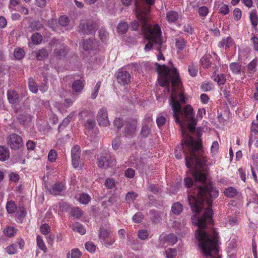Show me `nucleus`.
<instances>
[{
	"mask_svg": "<svg viewBox=\"0 0 258 258\" xmlns=\"http://www.w3.org/2000/svg\"><path fill=\"white\" fill-rule=\"evenodd\" d=\"M158 82L160 86H166L169 91V84L171 82L173 88L169 99V104L173 110V115L175 122L180 125L186 124L190 132L195 131L197 121L194 117L193 108L189 105L181 109V103H185V99L181 89V81L176 69L170 70L166 66L157 65Z\"/></svg>",
	"mask_w": 258,
	"mask_h": 258,
	"instance_id": "nucleus-1",
	"label": "nucleus"
},
{
	"mask_svg": "<svg viewBox=\"0 0 258 258\" xmlns=\"http://www.w3.org/2000/svg\"><path fill=\"white\" fill-rule=\"evenodd\" d=\"M155 0H135V12L137 19L142 24V30L149 42L145 45V50L149 51L152 48L159 50L163 43L160 26L156 24L152 27L148 23L150 6L154 5Z\"/></svg>",
	"mask_w": 258,
	"mask_h": 258,
	"instance_id": "nucleus-2",
	"label": "nucleus"
},
{
	"mask_svg": "<svg viewBox=\"0 0 258 258\" xmlns=\"http://www.w3.org/2000/svg\"><path fill=\"white\" fill-rule=\"evenodd\" d=\"M97 29V23L92 20H87L81 22L79 25V30L84 34L94 33Z\"/></svg>",
	"mask_w": 258,
	"mask_h": 258,
	"instance_id": "nucleus-3",
	"label": "nucleus"
},
{
	"mask_svg": "<svg viewBox=\"0 0 258 258\" xmlns=\"http://www.w3.org/2000/svg\"><path fill=\"white\" fill-rule=\"evenodd\" d=\"M7 141L8 145L14 150L20 149L23 145L22 138L16 134H13L8 136Z\"/></svg>",
	"mask_w": 258,
	"mask_h": 258,
	"instance_id": "nucleus-4",
	"label": "nucleus"
},
{
	"mask_svg": "<svg viewBox=\"0 0 258 258\" xmlns=\"http://www.w3.org/2000/svg\"><path fill=\"white\" fill-rule=\"evenodd\" d=\"M115 164V161L109 154H105L97 158V165L99 168L107 169Z\"/></svg>",
	"mask_w": 258,
	"mask_h": 258,
	"instance_id": "nucleus-5",
	"label": "nucleus"
},
{
	"mask_svg": "<svg viewBox=\"0 0 258 258\" xmlns=\"http://www.w3.org/2000/svg\"><path fill=\"white\" fill-rule=\"evenodd\" d=\"M97 120L100 126H108L110 125L106 108L102 107L99 109L97 115Z\"/></svg>",
	"mask_w": 258,
	"mask_h": 258,
	"instance_id": "nucleus-6",
	"label": "nucleus"
},
{
	"mask_svg": "<svg viewBox=\"0 0 258 258\" xmlns=\"http://www.w3.org/2000/svg\"><path fill=\"white\" fill-rule=\"evenodd\" d=\"M116 78L119 84L121 85H125L130 83L132 77L128 72L123 70V69H120L117 72Z\"/></svg>",
	"mask_w": 258,
	"mask_h": 258,
	"instance_id": "nucleus-7",
	"label": "nucleus"
},
{
	"mask_svg": "<svg viewBox=\"0 0 258 258\" xmlns=\"http://www.w3.org/2000/svg\"><path fill=\"white\" fill-rule=\"evenodd\" d=\"M14 109L16 117L19 121L25 122L30 120L31 115L26 110H24V107H21L20 108H18L15 107Z\"/></svg>",
	"mask_w": 258,
	"mask_h": 258,
	"instance_id": "nucleus-8",
	"label": "nucleus"
},
{
	"mask_svg": "<svg viewBox=\"0 0 258 258\" xmlns=\"http://www.w3.org/2000/svg\"><path fill=\"white\" fill-rule=\"evenodd\" d=\"M137 121L136 120H128L126 122L124 134L127 136H133L137 130Z\"/></svg>",
	"mask_w": 258,
	"mask_h": 258,
	"instance_id": "nucleus-9",
	"label": "nucleus"
},
{
	"mask_svg": "<svg viewBox=\"0 0 258 258\" xmlns=\"http://www.w3.org/2000/svg\"><path fill=\"white\" fill-rule=\"evenodd\" d=\"M65 189V185L62 182H57L52 185L49 191L51 194L54 196L59 195L60 193Z\"/></svg>",
	"mask_w": 258,
	"mask_h": 258,
	"instance_id": "nucleus-10",
	"label": "nucleus"
},
{
	"mask_svg": "<svg viewBox=\"0 0 258 258\" xmlns=\"http://www.w3.org/2000/svg\"><path fill=\"white\" fill-rule=\"evenodd\" d=\"M177 238L174 234H169L160 238V242L162 244L161 246H163L165 243L173 245L176 243Z\"/></svg>",
	"mask_w": 258,
	"mask_h": 258,
	"instance_id": "nucleus-11",
	"label": "nucleus"
},
{
	"mask_svg": "<svg viewBox=\"0 0 258 258\" xmlns=\"http://www.w3.org/2000/svg\"><path fill=\"white\" fill-rule=\"evenodd\" d=\"M242 68V65L237 62H232L230 64V70L235 75L240 74L241 72H244Z\"/></svg>",
	"mask_w": 258,
	"mask_h": 258,
	"instance_id": "nucleus-12",
	"label": "nucleus"
},
{
	"mask_svg": "<svg viewBox=\"0 0 258 258\" xmlns=\"http://www.w3.org/2000/svg\"><path fill=\"white\" fill-rule=\"evenodd\" d=\"M179 19V15L176 11H170L166 13V19L170 23L176 22Z\"/></svg>",
	"mask_w": 258,
	"mask_h": 258,
	"instance_id": "nucleus-13",
	"label": "nucleus"
},
{
	"mask_svg": "<svg viewBox=\"0 0 258 258\" xmlns=\"http://www.w3.org/2000/svg\"><path fill=\"white\" fill-rule=\"evenodd\" d=\"M7 95L9 101L11 104H15L18 101L19 96L16 91L9 90L8 91Z\"/></svg>",
	"mask_w": 258,
	"mask_h": 258,
	"instance_id": "nucleus-14",
	"label": "nucleus"
},
{
	"mask_svg": "<svg viewBox=\"0 0 258 258\" xmlns=\"http://www.w3.org/2000/svg\"><path fill=\"white\" fill-rule=\"evenodd\" d=\"M10 154V151L8 148L4 146H0V160H6L9 158Z\"/></svg>",
	"mask_w": 258,
	"mask_h": 258,
	"instance_id": "nucleus-15",
	"label": "nucleus"
},
{
	"mask_svg": "<svg viewBox=\"0 0 258 258\" xmlns=\"http://www.w3.org/2000/svg\"><path fill=\"white\" fill-rule=\"evenodd\" d=\"M84 84L81 80H76L72 84V89L76 93L81 92L84 88Z\"/></svg>",
	"mask_w": 258,
	"mask_h": 258,
	"instance_id": "nucleus-16",
	"label": "nucleus"
},
{
	"mask_svg": "<svg viewBox=\"0 0 258 258\" xmlns=\"http://www.w3.org/2000/svg\"><path fill=\"white\" fill-rule=\"evenodd\" d=\"M233 44L232 39L230 37H228L226 38L223 39L219 42L218 45L220 47L225 46V48H228Z\"/></svg>",
	"mask_w": 258,
	"mask_h": 258,
	"instance_id": "nucleus-17",
	"label": "nucleus"
},
{
	"mask_svg": "<svg viewBox=\"0 0 258 258\" xmlns=\"http://www.w3.org/2000/svg\"><path fill=\"white\" fill-rule=\"evenodd\" d=\"M211 55L206 54L201 59V64L204 68H208L211 66Z\"/></svg>",
	"mask_w": 258,
	"mask_h": 258,
	"instance_id": "nucleus-18",
	"label": "nucleus"
},
{
	"mask_svg": "<svg viewBox=\"0 0 258 258\" xmlns=\"http://www.w3.org/2000/svg\"><path fill=\"white\" fill-rule=\"evenodd\" d=\"M256 62L253 59L247 65V73L249 77H252L254 73L256 71Z\"/></svg>",
	"mask_w": 258,
	"mask_h": 258,
	"instance_id": "nucleus-19",
	"label": "nucleus"
},
{
	"mask_svg": "<svg viewBox=\"0 0 258 258\" xmlns=\"http://www.w3.org/2000/svg\"><path fill=\"white\" fill-rule=\"evenodd\" d=\"M183 210V207L179 202H176L172 205L171 211L175 215H179Z\"/></svg>",
	"mask_w": 258,
	"mask_h": 258,
	"instance_id": "nucleus-20",
	"label": "nucleus"
},
{
	"mask_svg": "<svg viewBox=\"0 0 258 258\" xmlns=\"http://www.w3.org/2000/svg\"><path fill=\"white\" fill-rule=\"evenodd\" d=\"M77 200L82 204L86 205L91 200L90 196L86 194H81L77 196Z\"/></svg>",
	"mask_w": 258,
	"mask_h": 258,
	"instance_id": "nucleus-21",
	"label": "nucleus"
},
{
	"mask_svg": "<svg viewBox=\"0 0 258 258\" xmlns=\"http://www.w3.org/2000/svg\"><path fill=\"white\" fill-rule=\"evenodd\" d=\"M72 229L74 231L77 232L82 235L86 233V229L85 227L81 224L78 222H76L73 224Z\"/></svg>",
	"mask_w": 258,
	"mask_h": 258,
	"instance_id": "nucleus-22",
	"label": "nucleus"
},
{
	"mask_svg": "<svg viewBox=\"0 0 258 258\" xmlns=\"http://www.w3.org/2000/svg\"><path fill=\"white\" fill-rule=\"evenodd\" d=\"M6 209L9 214H13L16 211L17 207L14 201H10L7 202Z\"/></svg>",
	"mask_w": 258,
	"mask_h": 258,
	"instance_id": "nucleus-23",
	"label": "nucleus"
},
{
	"mask_svg": "<svg viewBox=\"0 0 258 258\" xmlns=\"http://www.w3.org/2000/svg\"><path fill=\"white\" fill-rule=\"evenodd\" d=\"M249 18L252 25L254 27H256L258 23V17L257 16V12L255 10L251 11Z\"/></svg>",
	"mask_w": 258,
	"mask_h": 258,
	"instance_id": "nucleus-24",
	"label": "nucleus"
},
{
	"mask_svg": "<svg viewBox=\"0 0 258 258\" xmlns=\"http://www.w3.org/2000/svg\"><path fill=\"white\" fill-rule=\"evenodd\" d=\"M128 28V26L127 23L126 22H121L118 24L117 27V31L118 33L120 34H124L125 33Z\"/></svg>",
	"mask_w": 258,
	"mask_h": 258,
	"instance_id": "nucleus-25",
	"label": "nucleus"
},
{
	"mask_svg": "<svg viewBox=\"0 0 258 258\" xmlns=\"http://www.w3.org/2000/svg\"><path fill=\"white\" fill-rule=\"evenodd\" d=\"M224 194L227 197L231 198L236 196L238 194V192L235 188L229 187L226 188L224 191Z\"/></svg>",
	"mask_w": 258,
	"mask_h": 258,
	"instance_id": "nucleus-26",
	"label": "nucleus"
},
{
	"mask_svg": "<svg viewBox=\"0 0 258 258\" xmlns=\"http://www.w3.org/2000/svg\"><path fill=\"white\" fill-rule=\"evenodd\" d=\"M213 77V80L217 82L219 85H223L226 82L225 76L223 74H218L216 76H214Z\"/></svg>",
	"mask_w": 258,
	"mask_h": 258,
	"instance_id": "nucleus-27",
	"label": "nucleus"
},
{
	"mask_svg": "<svg viewBox=\"0 0 258 258\" xmlns=\"http://www.w3.org/2000/svg\"><path fill=\"white\" fill-rule=\"evenodd\" d=\"M111 236L110 232L108 230L104 228H101L100 230L99 237L102 239L103 241L108 239Z\"/></svg>",
	"mask_w": 258,
	"mask_h": 258,
	"instance_id": "nucleus-28",
	"label": "nucleus"
},
{
	"mask_svg": "<svg viewBox=\"0 0 258 258\" xmlns=\"http://www.w3.org/2000/svg\"><path fill=\"white\" fill-rule=\"evenodd\" d=\"M186 44V41L182 38L179 37L176 39L175 45L179 50L183 49Z\"/></svg>",
	"mask_w": 258,
	"mask_h": 258,
	"instance_id": "nucleus-29",
	"label": "nucleus"
},
{
	"mask_svg": "<svg viewBox=\"0 0 258 258\" xmlns=\"http://www.w3.org/2000/svg\"><path fill=\"white\" fill-rule=\"evenodd\" d=\"M81 255V252L78 248L73 249L67 254V258H79Z\"/></svg>",
	"mask_w": 258,
	"mask_h": 258,
	"instance_id": "nucleus-30",
	"label": "nucleus"
},
{
	"mask_svg": "<svg viewBox=\"0 0 258 258\" xmlns=\"http://www.w3.org/2000/svg\"><path fill=\"white\" fill-rule=\"evenodd\" d=\"M28 86L30 90L34 93H36L38 91V86L33 78H30L28 80Z\"/></svg>",
	"mask_w": 258,
	"mask_h": 258,
	"instance_id": "nucleus-31",
	"label": "nucleus"
},
{
	"mask_svg": "<svg viewBox=\"0 0 258 258\" xmlns=\"http://www.w3.org/2000/svg\"><path fill=\"white\" fill-rule=\"evenodd\" d=\"M73 117V113H71L67 117H66L62 121V122L59 125L58 127V132L60 131L61 127H64L67 126L70 122V120Z\"/></svg>",
	"mask_w": 258,
	"mask_h": 258,
	"instance_id": "nucleus-32",
	"label": "nucleus"
},
{
	"mask_svg": "<svg viewBox=\"0 0 258 258\" xmlns=\"http://www.w3.org/2000/svg\"><path fill=\"white\" fill-rule=\"evenodd\" d=\"M36 56L38 60H42L48 56V53L45 49H41L36 52Z\"/></svg>",
	"mask_w": 258,
	"mask_h": 258,
	"instance_id": "nucleus-33",
	"label": "nucleus"
},
{
	"mask_svg": "<svg viewBox=\"0 0 258 258\" xmlns=\"http://www.w3.org/2000/svg\"><path fill=\"white\" fill-rule=\"evenodd\" d=\"M81 149L80 147L76 145L74 146L71 150V157H80Z\"/></svg>",
	"mask_w": 258,
	"mask_h": 258,
	"instance_id": "nucleus-34",
	"label": "nucleus"
},
{
	"mask_svg": "<svg viewBox=\"0 0 258 258\" xmlns=\"http://www.w3.org/2000/svg\"><path fill=\"white\" fill-rule=\"evenodd\" d=\"M31 39L32 42L34 44H38L41 43L42 40V36L41 34L36 33L34 34L32 37Z\"/></svg>",
	"mask_w": 258,
	"mask_h": 258,
	"instance_id": "nucleus-35",
	"label": "nucleus"
},
{
	"mask_svg": "<svg viewBox=\"0 0 258 258\" xmlns=\"http://www.w3.org/2000/svg\"><path fill=\"white\" fill-rule=\"evenodd\" d=\"M4 233L9 237H13L16 233V230L13 227L9 226L4 230Z\"/></svg>",
	"mask_w": 258,
	"mask_h": 258,
	"instance_id": "nucleus-36",
	"label": "nucleus"
},
{
	"mask_svg": "<svg viewBox=\"0 0 258 258\" xmlns=\"http://www.w3.org/2000/svg\"><path fill=\"white\" fill-rule=\"evenodd\" d=\"M188 70L190 75L192 77H195L198 74V68L197 66H195L193 64H190L189 66Z\"/></svg>",
	"mask_w": 258,
	"mask_h": 258,
	"instance_id": "nucleus-37",
	"label": "nucleus"
},
{
	"mask_svg": "<svg viewBox=\"0 0 258 258\" xmlns=\"http://www.w3.org/2000/svg\"><path fill=\"white\" fill-rule=\"evenodd\" d=\"M67 54L66 50L62 48H56L54 50V54L58 58H61L64 57Z\"/></svg>",
	"mask_w": 258,
	"mask_h": 258,
	"instance_id": "nucleus-38",
	"label": "nucleus"
},
{
	"mask_svg": "<svg viewBox=\"0 0 258 258\" xmlns=\"http://www.w3.org/2000/svg\"><path fill=\"white\" fill-rule=\"evenodd\" d=\"M37 244L40 249L46 251V247L45 244H44L42 238L39 235L37 237Z\"/></svg>",
	"mask_w": 258,
	"mask_h": 258,
	"instance_id": "nucleus-39",
	"label": "nucleus"
},
{
	"mask_svg": "<svg viewBox=\"0 0 258 258\" xmlns=\"http://www.w3.org/2000/svg\"><path fill=\"white\" fill-rule=\"evenodd\" d=\"M14 55L16 59H21L24 56V51L21 48H17L15 50Z\"/></svg>",
	"mask_w": 258,
	"mask_h": 258,
	"instance_id": "nucleus-40",
	"label": "nucleus"
},
{
	"mask_svg": "<svg viewBox=\"0 0 258 258\" xmlns=\"http://www.w3.org/2000/svg\"><path fill=\"white\" fill-rule=\"evenodd\" d=\"M141 65L138 63H132L124 67L125 70L131 69L134 71H138L140 70Z\"/></svg>",
	"mask_w": 258,
	"mask_h": 258,
	"instance_id": "nucleus-41",
	"label": "nucleus"
},
{
	"mask_svg": "<svg viewBox=\"0 0 258 258\" xmlns=\"http://www.w3.org/2000/svg\"><path fill=\"white\" fill-rule=\"evenodd\" d=\"M82 211L78 208L75 207L72 209L71 214L76 218H79L82 216Z\"/></svg>",
	"mask_w": 258,
	"mask_h": 258,
	"instance_id": "nucleus-42",
	"label": "nucleus"
},
{
	"mask_svg": "<svg viewBox=\"0 0 258 258\" xmlns=\"http://www.w3.org/2000/svg\"><path fill=\"white\" fill-rule=\"evenodd\" d=\"M85 246L86 250L91 253L95 252L96 248V245L92 242L90 241L87 242L85 243Z\"/></svg>",
	"mask_w": 258,
	"mask_h": 258,
	"instance_id": "nucleus-43",
	"label": "nucleus"
},
{
	"mask_svg": "<svg viewBox=\"0 0 258 258\" xmlns=\"http://www.w3.org/2000/svg\"><path fill=\"white\" fill-rule=\"evenodd\" d=\"M93 42L91 39H86L83 42V48L86 50H89L92 48Z\"/></svg>",
	"mask_w": 258,
	"mask_h": 258,
	"instance_id": "nucleus-44",
	"label": "nucleus"
},
{
	"mask_svg": "<svg viewBox=\"0 0 258 258\" xmlns=\"http://www.w3.org/2000/svg\"><path fill=\"white\" fill-rule=\"evenodd\" d=\"M151 132V129L148 125L145 124L143 126L141 131V135L143 137H147L149 136Z\"/></svg>",
	"mask_w": 258,
	"mask_h": 258,
	"instance_id": "nucleus-45",
	"label": "nucleus"
},
{
	"mask_svg": "<svg viewBox=\"0 0 258 258\" xmlns=\"http://www.w3.org/2000/svg\"><path fill=\"white\" fill-rule=\"evenodd\" d=\"M69 19L64 16H62L59 17L58 20V23L60 25L62 26H66L69 23Z\"/></svg>",
	"mask_w": 258,
	"mask_h": 258,
	"instance_id": "nucleus-46",
	"label": "nucleus"
},
{
	"mask_svg": "<svg viewBox=\"0 0 258 258\" xmlns=\"http://www.w3.org/2000/svg\"><path fill=\"white\" fill-rule=\"evenodd\" d=\"M138 195L133 192H128L126 196V200L128 202H134V201L137 198Z\"/></svg>",
	"mask_w": 258,
	"mask_h": 258,
	"instance_id": "nucleus-47",
	"label": "nucleus"
},
{
	"mask_svg": "<svg viewBox=\"0 0 258 258\" xmlns=\"http://www.w3.org/2000/svg\"><path fill=\"white\" fill-rule=\"evenodd\" d=\"M100 39L102 41H105L108 37V33L104 29H100L98 32Z\"/></svg>",
	"mask_w": 258,
	"mask_h": 258,
	"instance_id": "nucleus-48",
	"label": "nucleus"
},
{
	"mask_svg": "<svg viewBox=\"0 0 258 258\" xmlns=\"http://www.w3.org/2000/svg\"><path fill=\"white\" fill-rule=\"evenodd\" d=\"M6 252L10 254H15L17 251V245L13 244L6 248Z\"/></svg>",
	"mask_w": 258,
	"mask_h": 258,
	"instance_id": "nucleus-49",
	"label": "nucleus"
},
{
	"mask_svg": "<svg viewBox=\"0 0 258 258\" xmlns=\"http://www.w3.org/2000/svg\"><path fill=\"white\" fill-rule=\"evenodd\" d=\"M165 253L167 258H174L176 256V250L174 249L169 248L166 250Z\"/></svg>",
	"mask_w": 258,
	"mask_h": 258,
	"instance_id": "nucleus-50",
	"label": "nucleus"
},
{
	"mask_svg": "<svg viewBox=\"0 0 258 258\" xmlns=\"http://www.w3.org/2000/svg\"><path fill=\"white\" fill-rule=\"evenodd\" d=\"M100 86H101L100 82H98L96 84V85H95V86L94 87L93 91L92 93V94H91V99H95L96 98V97H97V96L98 95V91H99V90L100 89Z\"/></svg>",
	"mask_w": 258,
	"mask_h": 258,
	"instance_id": "nucleus-51",
	"label": "nucleus"
},
{
	"mask_svg": "<svg viewBox=\"0 0 258 258\" xmlns=\"http://www.w3.org/2000/svg\"><path fill=\"white\" fill-rule=\"evenodd\" d=\"M95 125V121L93 119H88L85 123V128L90 130L94 128Z\"/></svg>",
	"mask_w": 258,
	"mask_h": 258,
	"instance_id": "nucleus-52",
	"label": "nucleus"
},
{
	"mask_svg": "<svg viewBox=\"0 0 258 258\" xmlns=\"http://www.w3.org/2000/svg\"><path fill=\"white\" fill-rule=\"evenodd\" d=\"M166 118L162 115H159L156 119L157 124L158 127L162 126L166 122Z\"/></svg>",
	"mask_w": 258,
	"mask_h": 258,
	"instance_id": "nucleus-53",
	"label": "nucleus"
},
{
	"mask_svg": "<svg viewBox=\"0 0 258 258\" xmlns=\"http://www.w3.org/2000/svg\"><path fill=\"white\" fill-rule=\"evenodd\" d=\"M113 124L117 128H120L123 125L124 121L121 118H116L113 121Z\"/></svg>",
	"mask_w": 258,
	"mask_h": 258,
	"instance_id": "nucleus-54",
	"label": "nucleus"
},
{
	"mask_svg": "<svg viewBox=\"0 0 258 258\" xmlns=\"http://www.w3.org/2000/svg\"><path fill=\"white\" fill-rule=\"evenodd\" d=\"M57 156L56 151L54 150H51L48 155V160L50 162H53L55 160Z\"/></svg>",
	"mask_w": 258,
	"mask_h": 258,
	"instance_id": "nucleus-55",
	"label": "nucleus"
},
{
	"mask_svg": "<svg viewBox=\"0 0 258 258\" xmlns=\"http://www.w3.org/2000/svg\"><path fill=\"white\" fill-rule=\"evenodd\" d=\"M138 235L140 239L144 240L148 237L149 233L146 230H141L139 231Z\"/></svg>",
	"mask_w": 258,
	"mask_h": 258,
	"instance_id": "nucleus-56",
	"label": "nucleus"
},
{
	"mask_svg": "<svg viewBox=\"0 0 258 258\" xmlns=\"http://www.w3.org/2000/svg\"><path fill=\"white\" fill-rule=\"evenodd\" d=\"M148 190L153 194H158L159 192L160 189L156 184H150L148 187Z\"/></svg>",
	"mask_w": 258,
	"mask_h": 258,
	"instance_id": "nucleus-57",
	"label": "nucleus"
},
{
	"mask_svg": "<svg viewBox=\"0 0 258 258\" xmlns=\"http://www.w3.org/2000/svg\"><path fill=\"white\" fill-rule=\"evenodd\" d=\"M105 185L108 188H112L115 186L114 180L112 178H107L105 182Z\"/></svg>",
	"mask_w": 258,
	"mask_h": 258,
	"instance_id": "nucleus-58",
	"label": "nucleus"
},
{
	"mask_svg": "<svg viewBox=\"0 0 258 258\" xmlns=\"http://www.w3.org/2000/svg\"><path fill=\"white\" fill-rule=\"evenodd\" d=\"M121 141L119 138H115L112 141V148L116 150L118 149L120 145Z\"/></svg>",
	"mask_w": 258,
	"mask_h": 258,
	"instance_id": "nucleus-59",
	"label": "nucleus"
},
{
	"mask_svg": "<svg viewBox=\"0 0 258 258\" xmlns=\"http://www.w3.org/2000/svg\"><path fill=\"white\" fill-rule=\"evenodd\" d=\"M48 26L53 30H55L57 27V21L56 19H51L48 22Z\"/></svg>",
	"mask_w": 258,
	"mask_h": 258,
	"instance_id": "nucleus-60",
	"label": "nucleus"
},
{
	"mask_svg": "<svg viewBox=\"0 0 258 258\" xmlns=\"http://www.w3.org/2000/svg\"><path fill=\"white\" fill-rule=\"evenodd\" d=\"M233 16L234 19L236 21L239 20L241 17V11L240 9L236 8L233 11Z\"/></svg>",
	"mask_w": 258,
	"mask_h": 258,
	"instance_id": "nucleus-61",
	"label": "nucleus"
},
{
	"mask_svg": "<svg viewBox=\"0 0 258 258\" xmlns=\"http://www.w3.org/2000/svg\"><path fill=\"white\" fill-rule=\"evenodd\" d=\"M143 215L141 213H136L133 217V221L136 223H140L143 219Z\"/></svg>",
	"mask_w": 258,
	"mask_h": 258,
	"instance_id": "nucleus-62",
	"label": "nucleus"
},
{
	"mask_svg": "<svg viewBox=\"0 0 258 258\" xmlns=\"http://www.w3.org/2000/svg\"><path fill=\"white\" fill-rule=\"evenodd\" d=\"M125 176L130 178H132L135 176V170L128 168L125 171Z\"/></svg>",
	"mask_w": 258,
	"mask_h": 258,
	"instance_id": "nucleus-63",
	"label": "nucleus"
},
{
	"mask_svg": "<svg viewBox=\"0 0 258 258\" xmlns=\"http://www.w3.org/2000/svg\"><path fill=\"white\" fill-rule=\"evenodd\" d=\"M199 13L200 16L205 17L208 13V9L206 7L203 6L199 9Z\"/></svg>",
	"mask_w": 258,
	"mask_h": 258,
	"instance_id": "nucleus-64",
	"label": "nucleus"
}]
</instances>
